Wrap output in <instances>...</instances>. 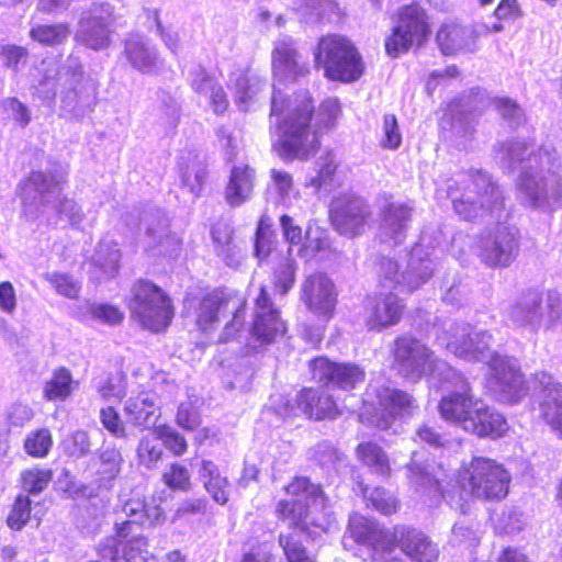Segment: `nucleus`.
Segmentation results:
<instances>
[{"instance_id": "nucleus-1", "label": "nucleus", "mask_w": 562, "mask_h": 562, "mask_svg": "<svg viewBox=\"0 0 562 562\" xmlns=\"http://www.w3.org/2000/svg\"><path fill=\"white\" fill-rule=\"evenodd\" d=\"M496 158L507 168L521 166L516 190L522 206L546 214L562 207V159L551 144L507 140L498 144Z\"/></svg>"}, {"instance_id": "nucleus-2", "label": "nucleus", "mask_w": 562, "mask_h": 562, "mask_svg": "<svg viewBox=\"0 0 562 562\" xmlns=\"http://www.w3.org/2000/svg\"><path fill=\"white\" fill-rule=\"evenodd\" d=\"M437 339L460 359L486 363L490 368L488 387L499 401L517 403L527 395L528 387L517 360L493 349L495 339L492 331L475 329L468 323H452Z\"/></svg>"}, {"instance_id": "nucleus-3", "label": "nucleus", "mask_w": 562, "mask_h": 562, "mask_svg": "<svg viewBox=\"0 0 562 562\" xmlns=\"http://www.w3.org/2000/svg\"><path fill=\"white\" fill-rule=\"evenodd\" d=\"M313 110L307 91L291 99H284L280 91L273 93L270 116L279 134L273 146L281 158L306 160L317 151V132L311 124Z\"/></svg>"}, {"instance_id": "nucleus-4", "label": "nucleus", "mask_w": 562, "mask_h": 562, "mask_svg": "<svg viewBox=\"0 0 562 562\" xmlns=\"http://www.w3.org/2000/svg\"><path fill=\"white\" fill-rule=\"evenodd\" d=\"M55 86L59 89L60 111L65 116L79 120L93 111L98 83L85 74L78 57L69 56L58 70L55 67L46 68L37 92L43 100H49L57 93Z\"/></svg>"}, {"instance_id": "nucleus-5", "label": "nucleus", "mask_w": 562, "mask_h": 562, "mask_svg": "<svg viewBox=\"0 0 562 562\" xmlns=\"http://www.w3.org/2000/svg\"><path fill=\"white\" fill-rule=\"evenodd\" d=\"M285 491L291 498L279 502L277 514L290 527L317 535L335 526V516L318 485L302 476L295 477Z\"/></svg>"}, {"instance_id": "nucleus-6", "label": "nucleus", "mask_w": 562, "mask_h": 562, "mask_svg": "<svg viewBox=\"0 0 562 562\" xmlns=\"http://www.w3.org/2000/svg\"><path fill=\"white\" fill-rule=\"evenodd\" d=\"M448 195L454 212L465 221L495 214L502 217L504 196L486 172L475 171L462 180V188L450 184Z\"/></svg>"}, {"instance_id": "nucleus-7", "label": "nucleus", "mask_w": 562, "mask_h": 562, "mask_svg": "<svg viewBox=\"0 0 562 562\" xmlns=\"http://www.w3.org/2000/svg\"><path fill=\"white\" fill-rule=\"evenodd\" d=\"M366 412L360 422L379 429H389L396 418L411 417L418 409L416 400L407 392L387 383H371L367 389Z\"/></svg>"}, {"instance_id": "nucleus-8", "label": "nucleus", "mask_w": 562, "mask_h": 562, "mask_svg": "<svg viewBox=\"0 0 562 562\" xmlns=\"http://www.w3.org/2000/svg\"><path fill=\"white\" fill-rule=\"evenodd\" d=\"M510 480L509 472L502 463L484 457H473L458 472V482L463 492L483 501L505 498Z\"/></svg>"}, {"instance_id": "nucleus-9", "label": "nucleus", "mask_w": 562, "mask_h": 562, "mask_svg": "<svg viewBox=\"0 0 562 562\" xmlns=\"http://www.w3.org/2000/svg\"><path fill=\"white\" fill-rule=\"evenodd\" d=\"M508 319L532 334L550 330L562 321V296L557 291L529 292L509 307Z\"/></svg>"}, {"instance_id": "nucleus-10", "label": "nucleus", "mask_w": 562, "mask_h": 562, "mask_svg": "<svg viewBox=\"0 0 562 562\" xmlns=\"http://www.w3.org/2000/svg\"><path fill=\"white\" fill-rule=\"evenodd\" d=\"M315 66L324 70L331 80L350 82L363 74V63L349 40L339 35H326L319 38L314 52Z\"/></svg>"}, {"instance_id": "nucleus-11", "label": "nucleus", "mask_w": 562, "mask_h": 562, "mask_svg": "<svg viewBox=\"0 0 562 562\" xmlns=\"http://www.w3.org/2000/svg\"><path fill=\"white\" fill-rule=\"evenodd\" d=\"M226 313L232 314L233 317L225 325L221 341H228L243 328L245 321V301L236 294L213 292L204 296L196 310V326L207 334L216 327L220 316Z\"/></svg>"}, {"instance_id": "nucleus-12", "label": "nucleus", "mask_w": 562, "mask_h": 562, "mask_svg": "<svg viewBox=\"0 0 562 562\" xmlns=\"http://www.w3.org/2000/svg\"><path fill=\"white\" fill-rule=\"evenodd\" d=\"M68 170L59 162L46 171H32L19 184L22 214L27 221H35L41 214L45 199L59 193L67 181Z\"/></svg>"}, {"instance_id": "nucleus-13", "label": "nucleus", "mask_w": 562, "mask_h": 562, "mask_svg": "<svg viewBox=\"0 0 562 562\" xmlns=\"http://www.w3.org/2000/svg\"><path fill=\"white\" fill-rule=\"evenodd\" d=\"M394 361L398 372L412 381L428 375L432 383L441 381L446 373L440 372V363L434 352L420 340L411 336H401L394 341Z\"/></svg>"}, {"instance_id": "nucleus-14", "label": "nucleus", "mask_w": 562, "mask_h": 562, "mask_svg": "<svg viewBox=\"0 0 562 562\" xmlns=\"http://www.w3.org/2000/svg\"><path fill=\"white\" fill-rule=\"evenodd\" d=\"M439 369L440 372L446 373L439 383H448L454 387L453 391L441 397L438 404L439 414L442 419L463 430L468 418H471L472 412L481 398L473 395L470 383L462 373L448 363H440Z\"/></svg>"}, {"instance_id": "nucleus-15", "label": "nucleus", "mask_w": 562, "mask_h": 562, "mask_svg": "<svg viewBox=\"0 0 562 562\" xmlns=\"http://www.w3.org/2000/svg\"><path fill=\"white\" fill-rule=\"evenodd\" d=\"M131 310L139 324L151 331L164 330L173 317L170 299L148 281H140L134 286Z\"/></svg>"}, {"instance_id": "nucleus-16", "label": "nucleus", "mask_w": 562, "mask_h": 562, "mask_svg": "<svg viewBox=\"0 0 562 562\" xmlns=\"http://www.w3.org/2000/svg\"><path fill=\"white\" fill-rule=\"evenodd\" d=\"M477 257L490 268H507L519 252V232L514 225L497 224L482 234L476 248Z\"/></svg>"}, {"instance_id": "nucleus-17", "label": "nucleus", "mask_w": 562, "mask_h": 562, "mask_svg": "<svg viewBox=\"0 0 562 562\" xmlns=\"http://www.w3.org/2000/svg\"><path fill=\"white\" fill-rule=\"evenodd\" d=\"M114 21V7L110 2H93L80 14L76 42L93 50L105 49L111 43Z\"/></svg>"}, {"instance_id": "nucleus-18", "label": "nucleus", "mask_w": 562, "mask_h": 562, "mask_svg": "<svg viewBox=\"0 0 562 562\" xmlns=\"http://www.w3.org/2000/svg\"><path fill=\"white\" fill-rule=\"evenodd\" d=\"M429 30L425 11L418 4L402 8L398 23L385 40V49L391 57H397L413 45H422L428 37Z\"/></svg>"}, {"instance_id": "nucleus-19", "label": "nucleus", "mask_w": 562, "mask_h": 562, "mask_svg": "<svg viewBox=\"0 0 562 562\" xmlns=\"http://www.w3.org/2000/svg\"><path fill=\"white\" fill-rule=\"evenodd\" d=\"M330 220L335 229L341 235L355 237L370 227L373 213L364 199L344 193L333 200Z\"/></svg>"}, {"instance_id": "nucleus-20", "label": "nucleus", "mask_w": 562, "mask_h": 562, "mask_svg": "<svg viewBox=\"0 0 562 562\" xmlns=\"http://www.w3.org/2000/svg\"><path fill=\"white\" fill-rule=\"evenodd\" d=\"M313 379L319 383L349 391L362 383L366 371L352 362H333L327 358H316L311 361Z\"/></svg>"}, {"instance_id": "nucleus-21", "label": "nucleus", "mask_w": 562, "mask_h": 562, "mask_svg": "<svg viewBox=\"0 0 562 562\" xmlns=\"http://www.w3.org/2000/svg\"><path fill=\"white\" fill-rule=\"evenodd\" d=\"M301 300L317 316L329 319L337 303L334 282L323 272H314L305 277L301 285Z\"/></svg>"}, {"instance_id": "nucleus-22", "label": "nucleus", "mask_w": 562, "mask_h": 562, "mask_svg": "<svg viewBox=\"0 0 562 562\" xmlns=\"http://www.w3.org/2000/svg\"><path fill=\"white\" fill-rule=\"evenodd\" d=\"M285 331V326L280 318L278 310L267 296L263 288L255 301L254 319L250 335L252 349L272 342L279 335Z\"/></svg>"}, {"instance_id": "nucleus-23", "label": "nucleus", "mask_w": 562, "mask_h": 562, "mask_svg": "<svg viewBox=\"0 0 562 562\" xmlns=\"http://www.w3.org/2000/svg\"><path fill=\"white\" fill-rule=\"evenodd\" d=\"M117 536L101 540L97 547L98 554L105 562H158L157 557L149 551L145 537H134L127 540L122 549Z\"/></svg>"}, {"instance_id": "nucleus-24", "label": "nucleus", "mask_w": 562, "mask_h": 562, "mask_svg": "<svg viewBox=\"0 0 562 562\" xmlns=\"http://www.w3.org/2000/svg\"><path fill=\"white\" fill-rule=\"evenodd\" d=\"M146 250L155 255L172 256L179 248V239L169 231V221L160 211H150L142 218Z\"/></svg>"}, {"instance_id": "nucleus-25", "label": "nucleus", "mask_w": 562, "mask_h": 562, "mask_svg": "<svg viewBox=\"0 0 562 562\" xmlns=\"http://www.w3.org/2000/svg\"><path fill=\"white\" fill-rule=\"evenodd\" d=\"M122 512L128 519L115 522L116 536L120 538H125L132 532L133 524L155 527L166 519L162 508L155 499L146 502L143 498H131L124 503Z\"/></svg>"}, {"instance_id": "nucleus-26", "label": "nucleus", "mask_w": 562, "mask_h": 562, "mask_svg": "<svg viewBox=\"0 0 562 562\" xmlns=\"http://www.w3.org/2000/svg\"><path fill=\"white\" fill-rule=\"evenodd\" d=\"M533 378L542 387L541 416L562 439V384L554 381L553 376L546 371L536 372Z\"/></svg>"}, {"instance_id": "nucleus-27", "label": "nucleus", "mask_w": 562, "mask_h": 562, "mask_svg": "<svg viewBox=\"0 0 562 562\" xmlns=\"http://www.w3.org/2000/svg\"><path fill=\"white\" fill-rule=\"evenodd\" d=\"M416 457L417 454L414 453L413 460L408 465V479L411 484L414 485L417 491H423L430 498L443 497L451 507L463 510L462 496L454 499L451 492H442L440 487V477L435 473L434 467L430 464H420Z\"/></svg>"}, {"instance_id": "nucleus-28", "label": "nucleus", "mask_w": 562, "mask_h": 562, "mask_svg": "<svg viewBox=\"0 0 562 562\" xmlns=\"http://www.w3.org/2000/svg\"><path fill=\"white\" fill-rule=\"evenodd\" d=\"M272 68L276 76L289 80H296L308 72L306 64L300 60L295 42L290 36L276 41L272 50Z\"/></svg>"}, {"instance_id": "nucleus-29", "label": "nucleus", "mask_w": 562, "mask_h": 562, "mask_svg": "<svg viewBox=\"0 0 562 562\" xmlns=\"http://www.w3.org/2000/svg\"><path fill=\"white\" fill-rule=\"evenodd\" d=\"M507 428L505 417L481 400L479 405L474 407L471 418H468L463 430L481 438H497L502 437Z\"/></svg>"}, {"instance_id": "nucleus-30", "label": "nucleus", "mask_w": 562, "mask_h": 562, "mask_svg": "<svg viewBox=\"0 0 562 562\" xmlns=\"http://www.w3.org/2000/svg\"><path fill=\"white\" fill-rule=\"evenodd\" d=\"M123 55L134 69L144 74L154 72L160 65L156 46L140 34H130L125 38Z\"/></svg>"}, {"instance_id": "nucleus-31", "label": "nucleus", "mask_w": 562, "mask_h": 562, "mask_svg": "<svg viewBox=\"0 0 562 562\" xmlns=\"http://www.w3.org/2000/svg\"><path fill=\"white\" fill-rule=\"evenodd\" d=\"M411 220V209L404 204L389 203L382 210L380 240L389 246H397L405 239Z\"/></svg>"}, {"instance_id": "nucleus-32", "label": "nucleus", "mask_w": 562, "mask_h": 562, "mask_svg": "<svg viewBox=\"0 0 562 562\" xmlns=\"http://www.w3.org/2000/svg\"><path fill=\"white\" fill-rule=\"evenodd\" d=\"M404 305L394 293L380 294L368 307L367 327L372 330H382L396 325L403 314Z\"/></svg>"}, {"instance_id": "nucleus-33", "label": "nucleus", "mask_w": 562, "mask_h": 562, "mask_svg": "<svg viewBox=\"0 0 562 562\" xmlns=\"http://www.w3.org/2000/svg\"><path fill=\"white\" fill-rule=\"evenodd\" d=\"M158 411L157 396L148 391L132 395L124 403L126 420L134 427L148 428L155 425L159 417Z\"/></svg>"}, {"instance_id": "nucleus-34", "label": "nucleus", "mask_w": 562, "mask_h": 562, "mask_svg": "<svg viewBox=\"0 0 562 562\" xmlns=\"http://www.w3.org/2000/svg\"><path fill=\"white\" fill-rule=\"evenodd\" d=\"M435 269L430 252L422 245H416L411 254L407 268L402 272L403 289L408 292L417 290L432 276Z\"/></svg>"}, {"instance_id": "nucleus-35", "label": "nucleus", "mask_w": 562, "mask_h": 562, "mask_svg": "<svg viewBox=\"0 0 562 562\" xmlns=\"http://www.w3.org/2000/svg\"><path fill=\"white\" fill-rule=\"evenodd\" d=\"M255 180V169L248 165L234 166L224 191L227 204L232 207H237L250 200Z\"/></svg>"}, {"instance_id": "nucleus-36", "label": "nucleus", "mask_w": 562, "mask_h": 562, "mask_svg": "<svg viewBox=\"0 0 562 562\" xmlns=\"http://www.w3.org/2000/svg\"><path fill=\"white\" fill-rule=\"evenodd\" d=\"M297 409L310 418H335L341 414L333 397L325 392L304 389L296 396Z\"/></svg>"}, {"instance_id": "nucleus-37", "label": "nucleus", "mask_w": 562, "mask_h": 562, "mask_svg": "<svg viewBox=\"0 0 562 562\" xmlns=\"http://www.w3.org/2000/svg\"><path fill=\"white\" fill-rule=\"evenodd\" d=\"M477 33L458 24H443L437 33V43L445 55L461 50L474 52Z\"/></svg>"}, {"instance_id": "nucleus-38", "label": "nucleus", "mask_w": 562, "mask_h": 562, "mask_svg": "<svg viewBox=\"0 0 562 562\" xmlns=\"http://www.w3.org/2000/svg\"><path fill=\"white\" fill-rule=\"evenodd\" d=\"M398 546L415 562H436L439 557L437 544L427 535L416 529L403 530Z\"/></svg>"}, {"instance_id": "nucleus-39", "label": "nucleus", "mask_w": 562, "mask_h": 562, "mask_svg": "<svg viewBox=\"0 0 562 562\" xmlns=\"http://www.w3.org/2000/svg\"><path fill=\"white\" fill-rule=\"evenodd\" d=\"M349 531L357 542L372 547L375 550L386 549L392 540V536L380 528L376 522L359 514L350 516Z\"/></svg>"}, {"instance_id": "nucleus-40", "label": "nucleus", "mask_w": 562, "mask_h": 562, "mask_svg": "<svg viewBox=\"0 0 562 562\" xmlns=\"http://www.w3.org/2000/svg\"><path fill=\"white\" fill-rule=\"evenodd\" d=\"M229 82L234 90L236 104L239 110L245 112L266 86L261 78L250 70H238L232 74Z\"/></svg>"}, {"instance_id": "nucleus-41", "label": "nucleus", "mask_w": 562, "mask_h": 562, "mask_svg": "<svg viewBox=\"0 0 562 562\" xmlns=\"http://www.w3.org/2000/svg\"><path fill=\"white\" fill-rule=\"evenodd\" d=\"M199 480L206 492L220 505H225L229 498V481L222 475L218 467L211 460H203L199 469Z\"/></svg>"}, {"instance_id": "nucleus-42", "label": "nucleus", "mask_w": 562, "mask_h": 562, "mask_svg": "<svg viewBox=\"0 0 562 562\" xmlns=\"http://www.w3.org/2000/svg\"><path fill=\"white\" fill-rule=\"evenodd\" d=\"M78 387L70 371L64 367L54 370L49 380L43 387V395L47 401H66Z\"/></svg>"}, {"instance_id": "nucleus-43", "label": "nucleus", "mask_w": 562, "mask_h": 562, "mask_svg": "<svg viewBox=\"0 0 562 562\" xmlns=\"http://www.w3.org/2000/svg\"><path fill=\"white\" fill-rule=\"evenodd\" d=\"M357 457L375 473L386 475L390 472V462L386 453L375 442L366 441L357 447Z\"/></svg>"}, {"instance_id": "nucleus-44", "label": "nucleus", "mask_w": 562, "mask_h": 562, "mask_svg": "<svg viewBox=\"0 0 562 562\" xmlns=\"http://www.w3.org/2000/svg\"><path fill=\"white\" fill-rule=\"evenodd\" d=\"M164 454L162 443L157 428L154 432L147 434L138 442L137 459L139 464L147 469H153L161 460Z\"/></svg>"}, {"instance_id": "nucleus-45", "label": "nucleus", "mask_w": 562, "mask_h": 562, "mask_svg": "<svg viewBox=\"0 0 562 562\" xmlns=\"http://www.w3.org/2000/svg\"><path fill=\"white\" fill-rule=\"evenodd\" d=\"M70 35L69 25L57 23L52 25H34L30 30V37L45 46H54L64 43Z\"/></svg>"}, {"instance_id": "nucleus-46", "label": "nucleus", "mask_w": 562, "mask_h": 562, "mask_svg": "<svg viewBox=\"0 0 562 562\" xmlns=\"http://www.w3.org/2000/svg\"><path fill=\"white\" fill-rule=\"evenodd\" d=\"M99 397L104 402H120L126 394V381L124 375L116 373L100 379L95 384Z\"/></svg>"}, {"instance_id": "nucleus-47", "label": "nucleus", "mask_w": 562, "mask_h": 562, "mask_svg": "<svg viewBox=\"0 0 562 562\" xmlns=\"http://www.w3.org/2000/svg\"><path fill=\"white\" fill-rule=\"evenodd\" d=\"M124 459L115 446H104L100 452L99 473L104 480H114L121 472Z\"/></svg>"}, {"instance_id": "nucleus-48", "label": "nucleus", "mask_w": 562, "mask_h": 562, "mask_svg": "<svg viewBox=\"0 0 562 562\" xmlns=\"http://www.w3.org/2000/svg\"><path fill=\"white\" fill-rule=\"evenodd\" d=\"M363 496L368 506L373 507L383 515H392L396 513L398 508L397 499L382 487H375L372 490L366 488L363 491Z\"/></svg>"}, {"instance_id": "nucleus-49", "label": "nucleus", "mask_w": 562, "mask_h": 562, "mask_svg": "<svg viewBox=\"0 0 562 562\" xmlns=\"http://www.w3.org/2000/svg\"><path fill=\"white\" fill-rule=\"evenodd\" d=\"M121 255L112 243H100L98 245L93 262L99 266L106 277H113L117 271Z\"/></svg>"}, {"instance_id": "nucleus-50", "label": "nucleus", "mask_w": 562, "mask_h": 562, "mask_svg": "<svg viewBox=\"0 0 562 562\" xmlns=\"http://www.w3.org/2000/svg\"><path fill=\"white\" fill-rule=\"evenodd\" d=\"M279 542L283 548L288 562H315L302 546L296 531L290 535H280Z\"/></svg>"}, {"instance_id": "nucleus-51", "label": "nucleus", "mask_w": 562, "mask_h": 562, "mask_svg": "<svg viewBox=\"0 0 562 562\" xmlns=\"http://www.w3.org/2000/svg\"><path fill=\"white\" fill-rule=\"evenodd\" d=\"M53 445L52 436L48 429H38L31 432L25 441V451L33 457H45Z\"/></svg>"}, {"instance_id": "nucleus-52", "label": "nucleus", "mask_w": 562, "mask_h": 562, "mask_svg": "<svg viewBox=\"0 0 562 562\" xmlns=\"http://www.w3.org/2000/svg\"><path fill=\"white\" fill-rule=\"evenodd\" d=\"M31 501L26 495H19L7 518V524L11 529L21 530L30 520Z\"/></svg>"}, {"instance_id": "nucleus-53", "label": "nucleus", "mask_w": 562, "mask_h": 562, "mask_svg": "<svg viewBox=\"0 0 562 562\" xmlns=\"http://www.w3.org/2000/svg\"><path fill=\"white\" fill-rule=\"evenodd\" d=\"M162 481L172 490L188 491L191 487L190 472L180 463L170 464L162 474Z\"/></svg>"}, {"instance_id": "nucleus-54", "label": "nucleus", "mask_w": 562, "mask_h": 562, "mask_svg": "<svg viewBox=\"0 0 562 562\" xmlns=\"http://www.w3.org/2000/svg\"><path fill=\"white\" fill-rule=\"evenodd\" d=\"M189 81L193 91L203 95L210 93V91L220 83L217 79L201 65H196L190 69Z\"/></svg>"}, {"instance_id": "nucleus-55", "label": "nucleus", "mask_w": 562, "mask_h": 562, "mask_svg": "<svg viewBox=\"0 0 562 562\" xmlns=\"http://www.w3.org/2000/svg\"><path fill=\"white\" fill-rule=\"evenodd\" d=\"M52 480V472L45 469H30L22 473L23 488L30 493H41Z\"/></svg>"}, {"instance_id": "nucleus-56", "label": "nucleus", "mask_w": 562, "mask_h": 562, "mask_svg": "<svg viewBox=\"0 0 562 562\" xmlns=\"http://www.w3.org/2000/svg\"><path fill=\"white\" fill-rule=\"evenodd\" d=\"M177 424L187 429L194 430L201 424V417L198 408V400H188L181 403L178 407Z\"/></svg>"}, {"instance_id": "nucleus-57", "label": "nucleus", "mask_w": 562, "mask_h": 562, "mask_svg": "<svg viewBox=\"0 0 562 562\" xmlns=\"http://www.w3.org/2000/svg\"><path fill=\"white\" fill-rule=\"evenodd\" d=\"M317 176L311 179V186L318 189L327 184L337 169L336 156L331 151H327L321 156L316 162Z\"/></svg>"}, {"instance_id": "nucleus-58", "label": "nucleus", "mask_w": 562, "mask_h": 562, "mask_svg": "<svg viewBox=\"0 0 562 562\" xmlns=\"http://www.w3.org/2000/svg\"><path fill=\"white\" fill-rule=\"evenodd\" d=\"M207 179V170L200 164L188 167L182 172V183L192 193L198 196Z\"/></svg>"}, {"instance_id": "nucleus-59", "label": "nucleus", "mask_w": 562, "mask_h": 562, "mask_svg": "<svg viewBox=\"0 0 562 562\" xmlns=\"http://www.w3.org/2000/svg\"><path fill=\"white\" fill-rule=\"evenodd\" d=\"M162 446L169 449L175 456H182L188 448L186 438L169 426L157 427Z\"/></svg>"}, {"instance_id": "nucleus-60", "label": "nucleus", "mask_w": 562, "mask_h": 562, "mask_svg": "<svg viewBox=\"0 0 562 562\" xmlns=\"http://www.w3.org/2000/svg\"><path fill=\"white\" fill-rule=\"evenodd\" d=\"M494 103L499 115L510 126L516 127L525 122L524 112L515 101L507 98H499L496 99Z\"/></svg>"}, {"instance_id": "nucleus-61", "label": "nucleus", "mask_w": 562, "mask_h": 562, "mask_svg": "<svg viewBox=\"0 0 562 562\" xmlns=\"http://www.w3.org/2000/svg\"><path fill=\"white\" fill-rule=\"evenodd\" d=\"M379 277L383 286L390 289L402 288L403 277L398 274L397 263L390 258H382L379 263Z\"/></svg>"}, {"instance_id": "nucleus-62", "label": "nucleus", "mask_w": 562, "mask_h": 562, "mask_svg": "<svg viewBox=\"0 0 562 562\" xmlns=\"http://www.w3.org/2000/svg\"><path fill=\"white\" fill-rule=\"evenodd\" d=\"M100 420L103 427L116 438H127L126 426L114 407L108 406L102 408L100 411Z\"/></svg>"}, {"instance_id": "nucleus-63", "label": "nucleus", "mask_w": 562, "mask_h": 562, "mask_svg": "<svg viewBox=\"0 0 562 562\" xmlns=\"http://www.w3.org/2000/svg\"><path fill=\"white\" fill-rule=\"evenodd\" d=\"M402 143V135L394 114H385L383 119V137L380 142L385 149H397Z\"/></svg>"}, {"instance_id": "nucleus-64", "label": "nucleus", "mask_w": 562, "mask_h": 562, "mask_svg": "<svg viewBox=\"0 0 562 562\" xmlns=\"http://www.w3.org/2000/svg\"><path fill=\"white\" fill-rule=\"evenodd\" d=\"M310 458L323 468H331L340 461L338 451L327 441L318 442L310 450Z\"/></svg>"}]
</instances>
